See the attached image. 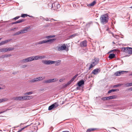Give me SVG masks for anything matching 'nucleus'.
Listing matches in <instances>:
<instances>
[{"label":"nucleus","instance_id":"obj_1","mask_svg":"<svg viewBox=\"0 0 132 132\" xmlns=\"http://www.w3.org/2000/svg\"><path fill=\"white\" fill-rule=\"evenodd\" d=\"M108 15L106 14L102 15L100 18L101 22L103 24H105L107 23L108 21Z\"/></svg>","mask_w":132,"mask_h":132},{"label":"nucleus","instance_id":"obj_2","mask_svg":"<svg viewBox=\"0 0 132 132\" xmlns=\"http://www.w3.org/2000/svg\"><path fill=\"white\" fill-rule=\"evenodd\" d=\"M122 51L124 52L128 53L130 55H132V48L122 47Z\"/></svg>","mask_w":132,"mask_h":132},{"label":"nucleus","instance_id":"obj_3","mask_svg":"<svg viewBox=\"0 0 132 132\" xmlns=\"http://www.w3.org/2000/svg\"><path fill=\"white\" fill-rule=\"evenodd\" d=\"M55 40V39H49L47 40H43L41 41H40L35 44V45L37 46L38 45L40 44H43L47 43L48 42H54Z\"/></svg>","mask_w":132,"mask_h":132},{"label":"nucleus","instance_id":"obj_4","mask_svg":"<svg viewBox=\"0 0 132 132\" xmlns=\"http://www.w3.org/2000/svg\"><path fill=\"white\" fill-rule=\"evenodd\" d=\"M45 77H39L33 79L29 80V82L30 83H34L38 81H39L44 79Z\"/></svg>","mask_w":132,"mask_h":132},{"label":"nucleus","instance_id":"obj_5","mask_svg":"<svg viewBox=\"0 0 132 132\" xmlns=\"http://www.w3.org/2000/svg\"><path fill=\"white\" fill-rule=\"evenodd\" d=\"M57 50L59 51H62L66 50L67 47L65 44H62L61 45H58L57 47Z\"/></svg>","mask_w":132,"mask_h":132},{"label":"nucleus","instance_id":"obj_6","mask_svg":"<svg viewBox=\"0 0 132 132\" xmlns=\"http://www.w3.org/2000/svg\"><path fill=\"white\" fill-rule=\"evenodd\" d=\"M60 7L59 3L57 2H55L53 3L52 9L57 10Z\"/></svg>","mask_w":132,"mask_h":132},{"label":"nucleus","instance_id":"obj_7","mask_svg":"<svg viewBox=\"0 0 132 132\" xmlns=\"http://www.w3.org/2000/svg\"><path fill=\"white\" fill-rule=\"evenodd\" d=\"M42 62L43 64L46 65L52 64H54V61L50 60H42Z\"/></svg>","mask_w":132,"mask_h":132},{"label":"nucleus","instance_id":"obj_8","mask_svg":"<svg viewBox=\"0 0 132 132\" xmlns=\"http://www.w3.org/2000/svg\"><path fill=\"white\" fill-rule=\"evenodd\" d=\"M31 61L30 57L26 58L24 59L21 60L20 61L21 63H25Z\"/></svg>","mask_w":132,"mask_h":132},{"label":"nucleus","instance_id":"obj_9","mask_svg":"<svg viewBox=\"0 0 132 132\" xmlns=\"http://www.w3.org/2000/svg\"><path fill=\"white\" fill-rule=\"evenodd\" d=\"M58 106V104L56 103H55L53 104L50 106L48 108L49 110H51L53 109L54 108H55Z\"/></svg>","mask_w":132,"mask_h":132},{"label":"nucleus","instance_id":"obj_10","mask_svg":"<svg viewBox=\"0 0 132 132\" xmlns=\"http://www.w3.org/2000/svg\"><path fill=\"white\" fill-rule=\"evenodd\" d=\"M13 99L16 101H24L23 96L14 97L13 98Z\"/></svg>","mask_w":132,"mask_h":132},{"label":"nucleus","instance_id":"obj_11","mask_svg":"<svg viewBox=\"0 0 132 132\" xmlns=\"http://www.w3.org/2000/svg\"><path fill=\"white\" fill-rule=\"evenodd\" d=\"M87 41L86 40H84L81 42L80 44V46L81 47H85L87 46Z\"/></svg>","mask_w":132,"mask_h":132},{"label":"nucleus","instance_id":"obj_12","mask_svg":"<svg viewBox=\"0 0 132 132\" xmlns=\"http://www.w3.org/2000/svg\"><path fill=\"white\" fill-rule=\"evenodd\" d=\"M30 28V27H25L23 29L20 30L21 34L27 32L28 31V30Z\"/></svg>","mask_w":132,"mask_h":132},{"label":"nucleus","instance_id":"obj_13","mask_svg":"<svg viewBox=\"0 0 132 132\" xmlns=\"http://www.w3.org/2000/svg\"><path fill=\"white\" fill-rule=\"evenodd\" d=\"M100 70L98 69H96L93 70L92 71V73L94 75H96L100 72Z\"/></svg>","mask_w":132,"mask_h":132},{"label":"nucleus","instance_id":"obj_14","mask_svg":"<svg viewBox=\"0 0 132 132\" xmlns=\"http://www.w3.org/2000/svg\"><path fill=\"white\" fill-rule=\"evenodd\" d=\"M31 61L34 60H39L38 55L30 57Z\"/></svg>","mask_w":132,"mask_h":132},{"label":"nucleus","instance_id":"obj_15","mask_svg":"<svg viewBox=\"0 0 132 132\" xmlns=\"http://www.w3.org/2000/svg\"><path fill=\"white\" fill-rule=\"evenodd\" d=\"M96 1H93L92 3L90 4H87V6L89 7H91V6H93L96 3Z\"/></svg>","mask_w":132,"mask_h":132},{"label":"nucleus","instance_id":"obj_16","mask_svg":"<svg viewBox=\"0 0 132 132\" xmlns=\"http://www.w3.org/2000/svg\"><path fill=\"white\" fill-rule=\"evenodd\" d=\"M99 60V59L98 58H95L94 59V61L92 63L94 64H95V65H96L98 63Z\"/></svg>","mask_w":132,"mask_h":132},{"label":"nucleus","instance_id":"obj_17","mask_svg":"<svg viewBox=\"0 0 132 132\" xmlns=\"http://www.w3.org/2000/svg\"><path fill=\"white\" fill-rule=\"evenodd\" d=\"M84 84V81L83 80H81L79 81L78 83V85L79 86H81Z\"/></svg>","mask_w":132,"mask_h":132},{"label":"nucleus","instance_id":"obj_18","mask_svg":"<svg viewBox=\"0 0 132 132\" xmlns=\"http://www.w3.org/2000/svg\"><path fill=\"white\" fill-rule=\"evenodd\" d=\"M116 96L115 95L110 96L108 97V100H111L115 98L116 97Z\"/></svg>","mask_w":132,"mask_h":132},{"label":"nucleus","instance_id":"obj_19","mask_svg":"<svg viewBox=\"0 0 132 132\" xmlns=\"http://www.w3.org/2000/svg\"><path fill=\"white\" fill-rule=\"evenodd\" d=\"M7 52V48H4L0 49V52Z\"/></svg>","mask_w":132,"mask_h":132},{"label":"nucleus","instance_id":"obj_20","mask_svg":"<svg viewBox=\"0 0 132 132\" xmlns=\"http://www.w3.org/2000/svg\"><path fill=\"white\" fill-rule=\"evenodd\" d=\"M119 90V89H112L110 90L108 92V93L109 94L110 93H111L112 92H114L116 91H118Z\"/></svg>","mask_w":132,"mask_h":132},{"label":"nucleus","instance_id":"obj_21","mask_svg":"<svg viewBox=\"0 0 132 132\" xmlns=\"http://www.w3.org/2000/svg\"><path fill=\"white\" fill-rule=\"evenodd\" d=\"M78 33L74 34L70 36H69V38H72L76 36H78Z\"/></svg>","mask_w":132,"mask_h":132},{"label":"nucleus","instance_id":"obj_22","mask_svg":"<svg viewBox=\"0 0 132 132\" xmlns=\"http://www.w3.org/2000/svg\"><path fill=\"white\" fill-rule=\"evenodd\" d=\"M115 55L114 54H110L109 56V58L110 59H112L115 57Z\"/></svg>","mask_w":132,"mask_h":132},{"label":"nucleus","instance_id":"obj_23","mask_svg":"<svg viewBox=\"0 0 132 132\" xmlns=\"http://www.w3.org/2000/svg\"><path fill=\"white\" fill-rule=\"evenodd\" d=\"M51 79L45 80L43 82L45 83H51Z\"/></svg>","mask_w":132,"mask_h":132},{"label":"nucleus","instance_id":"obj_24","mask_svg":"<svg viewBox=\"0 0 132 132\" xmlns=\"http://www.w3.org/2000/svg\"><path fill=\"white\" fill-rule=\"evenodd\" d=\"M61 61L60 60H58L56 61H54V63H56L55 65L57 66L59 65L61 62Z\"/></svg>","mask_w":132,"mask_h":132},{"label":"nucleus","instance_id":"obj_25","mask_svg":"<svg viewBox=\"0 0 132 132\" xmlns=\"http://www.w3.org/2000/svg\"><path fill=\"white\" fill-rule=\"evenodd\" d=\"M11 56V55L10 54H5L4 55H3L2 57L3 58H4L5 57H10Z\"/></svg>","mask_w":132,"mask_h":132},{"label":"nucleus","instance_id":"obj_26","mask_svg":"<svg viewBox=\"0 0 132 132\" xmlns=\"http://www.w3.org/2000/svg\"><path fill=\"white\" fill-rule=\"evenodd\" d=\"M1 103L4 101H6L9 100V99L7 98H5L3 99H0Z\"/></svg>","mask_w":132,"mask_h":132},{"label":"nucleus","instance_id":"obj_27","mask_svg":"<svg viewBox=\"0 0 132 132\" xmlns=\"http://www.w3.org/2000/svg\"><path fill=\"white\" fill-rule=\"evenodd\" d=\"M125 86L126 87L132 86V83H126L125 84Z\"/></svg>","mask_w":132,"mask_h":132},{"label":"nucleus","instance_id":"obj_28","mask_svg":"<svg viewBox=\"0 0 132 132\" xmlns=\"http://www.w3.org/2000/svg\"><path fill=\"white\" fill-rule=\"evenodd\" d=\"M120 71H117V72H115L114 73V75L116 76H119L120 75V72H120Z\"/></svg>","mask_w":132,"mask_h":132},{"label":"nucleus","instance_id":"obj_29","mask_svg":"<svg viewBox=\"0 0 132 132\" xmlns=\"http://www.w3.org/2000/svg\"><path fill=\"white\" fill-rule=\"evenodd\" d=\"M14 48L9 47V48H7V52L11 51L14 50Z\"/></svg>","mask_w":132,"mask_h":132},{"label":"nucleus","instance_id":"obj_30","mask_svg":"<svg viewBox=\"0 0 132 132\" xmlns=\"http://www.w3.org/2000/svg\"><path fill=\"white\" fill-rule=\"evenodd\" d=\"M53 5V3H50L48 4V6L49 7L51 8L52 9Z\"/></svg>","mask_w":132,"mask_h":132},{"label":"nucleus","instance_id":"obj_31","mask_svg":"<svg viewBox=\"0 0 132 132\" xmlns=\"http://www.w3.org/2000/svg\"><path fill=\"white\" fill-rule=\"evenodd\" d=\"M21 34L20 31H18L13 34V36H16L19 35Z\"/></svg>","mask_w":132,"mask_h":132},{"label":"nucleus","instance_id":"obj_32","mask_svg":"<svg viewBox=\"0 0 132 132\" xmlns=\"http://www.w3.org/2000/svg\"><path fill=\"white\" fill-rule=\"evenodd\" d=\"M21 34L20 31H18L13 34V36H16L19 35Z\"/></svg>","mask_w":132,"mask_h":132},{"label":"nucleus","instance_id":"obj_33","mask_svg":"<svg viewBox=\"0 0 132 132\" xmlns=\"http://www.w3.org/2000/svg\"><path fill=\"white\" fill-rule=\"evenodd\" d=\"M51 80H52L51 82H54L56 81H57L58 80V79L57 78H53V79H51Z\"/></svg>","mask_w":132,"mask_h":132},{"label":"nucleus","instance_id":"obj_34","mask_svg":"<svg viewBox=\"0 0 132 132\" xmlns=\"http://www.w3.org/2000/svg\"><path fill=\"white\" fill-rule=\"evenodd\" d=\"M24 21V20L23 19H22L21 20H19L18 21H17L16 22V23H19L22 22H23Z\"/></svg>","mask_w":132,"mask_h":132},{"label":"nucleus","instance_id":"obj_35","mask_svg":"<svg viewBox=\"0 0 132 132\" xmlns=\"http://www.w3.org/2000/svg\"><path fill=\"white\" fill-rule=\"evenodd\" d=\"M95 129L94 128L89 129L87 130L86 132H90L91 131L94 130Z\"/></svg>","mask_w":132,"mask_h":132},{"label":"nucleus","instance_id":"obj_36","mask_svg":"<svg viewBox=\"0 0 132 132\" xmlns=\"http://www.w3.org/2000/svg\"><path fill=\"white\" fill-rule=\"evenodd\" d=\"M95 129L94 128L89 129L87 130L86 132H90L91 131L94 130Z\"/></svg>","mask_w":132,"mask_h":132},{"label":"nucleus","instance_id":"obj_37","mask_svg":"<svg viewBox=\"0 0 132 132\" xmlns=\"http://www.w3.org/2000/svg\"><path fill=\"white\" fill-rule=\"evenodd\" d=\"M95 64H94L93 63L90 64V67L89 68V70H90L94 66H95Z\"/></svg>","mask_w":132,"mask_h":132},{"label":"nucleus","instance_id":"obj_38","mask_svg":"<svg viewBox=\"0 0 132 132\" xmlns=\"http://www.w3.org/2000/svg\"><path fill=\"white\" fill-rule=\"evenodd\" d=\"M33 93L32 92H30L25 93L24 94L25 95H28L32 94Z\"/></svg>","mask_w":132,"mask_h":132},{"label":"nucleus","instance_id":"obj_39","mask_svg":"<svg viewBox=\"0 0 132 132\" xmlns=\"http://www.w3.org/2000/svg\"><path fill=\"white\" fill-rule=\"evenodd\" d=\"M12 39H8L7 40H6L5 41H3V43H4V44H5L6 43H7L8 42H9Z\"/></svg>","mask_w":132,"mask_h":132},{"label":"nucleus","instance_id":"obj_40","mask_svg":"<svg viewBox=\"0 0 132 132\" xmlns=\"http://www.w3.org/2000/svg\"><path fill=\"white\" fill-rule=\"evenodd\" d=\"M29 125H27L23 128H21L20 130H19L18 131H17V132H20L22 130H23L24 129H25V128H27V127Z\"/></svg>","mask_w":132,"mask_h":132},{"label":"nucleus","instance_id":"obj_41","mask_svg":"<svg viewBox=\"0 0 132 132\" xmlns=\"http://www.w3.org/2000/svg\"><path fill=\"white\" fill-rule=\"evenodd\" d=\"M39 59H42L45 58L46 57L44 56H39L38 55Z\"/></svg>","mask_w":132,"mask_h":132},{"label":"nucleus","instance_id":"obj_42","mask_svg":"<svg viewBox=\"0 0 132 132\" xmlns=\"http://www.w3.org/2000/svg\"><path fill=\"white\" fill-rule=\"evenodd\" d=\"M120 72H120V75L121 74H123L125 72H126V73H127L128 72V71H120Z\"/></svg>","mask_w":132,"mask_h":132},{"label":"nucleus","instance_id":"obj_43","mask_svg":"<svg viewBox=\"0 0 132 132\" xmlns=\"http://www.w3.org/2000/svg\"><path fill=\"white\" fill-rule=\"evenodd\" d=\"M28 16H29V15H27V14H22L21 15V17L22 18H25Z\"/></svg>","mask_w":132,"mask_h":132},{"label":"nucleus","instance_id":"obj_44","mask_svg":"<svg viewBox=\"0 0 132 132\" xmlns=\"http://www.w3.org/2000/svg\"><path fill=\"white\" fill-rule=\"evenodd\" d=\"M24 100H29L28 96H23Z\"/></svg>","mask_w":132,"mask_h":132},{"label":"nucleus","instance_id":"obj_45","mask_svg":"<svg viewBox=\"0 0 132 132\" xmlns=\"http://www.w3.org/2000/svg\"><path fill=\"white\" fill-rule=\"evenodd\" d=\"M102 100L104 101H105V100H108V97H103L102 98Z\"/></svg>","mask_w":132,"mask_h":132},{"label":"nucleus","instance_id":"obj_46","mask_svg":"<svg viewBox=\"0 0 132 132\" xmlns=\"http://www.w3.org/2000/svg\"><path fill=\"white\" fill-rule=\"evenodd\" d=\"M27 65H22L21 66V68H24L26 67H27Z\"/></svg>","mask_w":132,"mask_h":132},{"label":"nucleus","instance_id":"obj_47","mask_svg":"<svg viewBox=\"0 0 132 132\" xmlns=\"http://www.w3.org/2000/svg\"><path fill=\"white\" fill-rule=\"evenodd\" d=\"M121 84L117 85H114V86L113 87H118L119 86H121Z\"/></svg>","mask_w":132,"mask_h":132},{"label":"nucleus","instance_id":"obj_48","mask_svg":"<svg viewBox=\"0 0 132 132\" xmlns=\"http://www.w3.org/2000/svg\"><path fill=\"white\" fill-rule=\"evenodd\" d=\"M90 24L89 23H88L86 25V27L88 28V27H90Z\"/></svg>","mask_w":132,"mask_h":132},{"label":"nucleus","instance_id":"obj_49","mask_svg":"<svg viewBox=\"0 0 132 132\" xmlns=\"http://www.w3.org/2000/svg\"><path fill=\"white\" fill-rule=\"evenodd\" d=\"M20 16H17L13 18V19L15 20L18 19L19 18Z\"/></svg>","mask_w":132,"mask_h":132},{"label":"nucleus","instance_id":"obj_50","mask_svg":"<svg viewBox=\"0 0 132 132\" xmlns=\"http://www.w3.org/2000/svg\"><path fill=\"white\" fill-rule=\"evenodd\" d=\"M28 100H30V99H32L33 98V97L32 96H28Z\"/></svg>","mask_w":132,"mask_h":132},{"label":"nucleus","instance_id":"obj_51","mask_svg":"<svg viewBox=\"0 0 132 132\" xmlns=\"http://www.w3.org/2000/svg\"><path fill=\"white\" fill-rule=\"evenodd\" d=\"M18 28H12V29H11L10 30V31H14V30L15 29H17Z\"/></svg>","mask_w":132,"mask_h":132},{"label":"nucleus","instance_id":"obj_52","mask_svg":"<svg viewBox=\"0 0 132 132\" xmlns=\"http://www.w3.org/2000/svg\"><path fill=\"white\" fill-rule=\"evenodd\" d=\"M46 38H48V39H49L51 38V36H47L46 37Z\"/></svg>","mask_w":132,"mask_h":132},{"label":"nucleus","instance_id":"obj_53","mask_svg":"<svg viewBox=\"0 0 132 132\" xmlns=\"http://www.w3.org/2000/svg\"><path fill=\"white\" fill-rule=\"evenodd\" d=\"M3 42H4L3 41L1 43H0V46L4 44V43Z\"/></svg>","mask_w":132,"mask_h":132},{"label":"nucleus","instance_id":"obj_54","mask_svg":"<svg viewBox=\"0 0 132 132\" xmlns=\"http://www.w3.org/2000/svg\"><path fill=\"white\" fill-rule=\"evenodd\" d=\"M78 74H76V75H75L73 77L74 79H75L78 76Z\"/></svg>","mask_w":132,"mask_h":132},{"label":"nucleus","instance_id":"obj_55","mask_svg":"<svg viewBox=\"0 0 132 132\" xmlns=\"http://www.w3.org/2000/svg\"><path fill=\"white\" fill-rule=\"evenodd\" d=\"M78 74H76V75H75L73 77L74 79H75L78 76Z\"/></svg>","mask_w":132,"mask_h":132},{"label":"nucleus","instance_id":"obj_56","mask_svg":"<svg viewBox=\"0 0 132 132\" xmlns=\"http://www.w3.org/2000/svg\"><path fill=\"white\" fill-rule=\"evenodd\" d=\"M71 82H72L70 80V81H69L67 83L68 84V85H69L70 84Z\"/></svg>","mask_w":132,"mask_h":132},{"label":"nucleus","instance_id":"obj_57","mask_svg":"<svg viewBox=\"0 0 132 132\" xmlns=\"http://www.w3.org/2000/svg\"><path fill=\"white\" fill-rule=\"evenodd\" d=\"M8 110H9V109H7L5 111H2L1 112H0V114H1V113H3L4 112H5L6 111Z\"/></svg>","mask_w":132,"mask_h":132},{"label":"nucleus","instance_id":"obj_58","mask_svg":"<svg viewBox=\"0 0 132 132\" xmlns=\"http://www.w3.org/2000/svg\"><path fill=\"white\" fill-rule=\"evenodd\" d=\"M5 88V86H3V87H0V90L1 89H4Z\"/></svg>","mask_w":132,"mask_h":132},{"label":"nucleus","instance_id":"obj_59","mask_svg":"<svg viewBox=\"0 0 132 132\" xmlns=\"http://www.w3.org/2000/svg\"><path fill=\"white\" fill-rule=\"evenodd\" d=\"M40 19H44V18L42 16H40Z\"/></svg>","mask_w":132,"mask_h":132},{"label":"nucleus","instance_id":"obj_60","mask_svg":"<svg viewBox=\"0 0 132 132\" xmlns=\"http://www.w3.org/2000/svg\"><path fill=\"white\" fill-rule=\"evenodd\" d=\"M44 20L47 21H48L49 20V19L48 18H46L44 19Z\"/></svg>","mask_w":132,"mask_h":132},{"label":"nucleus","instance_id":"obj_61","mask_svg":"<svg viewBox=\"0 0 132 132\" xmlns=\"http://www.w3.org/2000/svg\"><path fill=\"white\" fill-rule=\"evenodd\" d=\"M75 79H74L73 78H72L71 80V81L72 82V81H73Z\"/></svg>","mask_w":132,"mask_h":132},{"label":"nucleus","instance_id":"obj_62","mask_svg":"<svg viewBox=\"0 0 132 132\" xmlns=\"http://www.w3.org/2000/svg\"><path fill=\"white\" fill-rule=\"evenodd\" d=\"M75 79H74L73 78H72L71 80V81L72 82V81H73Z\"/></svg>","mask_w":132,"mask_h":132},{"label":"nucleus","instance_id":"obj_63","mask_svg":"<svg viewBox=\"0 0 132 132\" xmlns=\"http://www.w3.org/2000/svg\"><path fill=\"white\" fill-rule=\"evenodd\" d=\"M68 85H68V84L67 83L64 86V87H67V86H68Z\"/></svg>","mask_w":132,"mask_h":132},{"label":"nucleus","instance_id":"obj_64","mask_svg":"<svg viewBox=\"0 0 132 132\" xmlns=\"http://www.w3.org/2000/svg\"><path fill=\"white\" fill-rule=\"evenodd\" d=\"M16 24V22H15L12 23V24Z\"/></svg>","mask_w":132,"mask_h":132}]
</instances>
